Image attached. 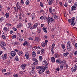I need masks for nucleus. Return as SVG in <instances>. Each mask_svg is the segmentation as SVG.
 Segmentation results:
<instances>
[{
  "instance_id": "f257e3e1",
  "label": "nucleus",
  "mask_w": 77,
  "mask_h": 77,
  "mask_svg": "<svg viewBox=\"0 0 77 77\" xmlns=\"http://www.w3.org/2000/svg\"><path fill=\"white\" fill-rule=\"evenodd\" d=\"M75 19V17H72L71 19H68V22H69L72 26H74L75 24V22H74V20Z\"/></svg>"
},
{
  "instance_id": "f03ea898",
  "label": "nucleus",
  "mask_w": 77,
  "mask_h": 77,
  "mask_svg": "<svg viewBox=\"0 0 77 77\" xmlns=\"http://www.w3.org/2000/svg\"><path fill=\"white\" fill-rule=\"evenodd\" d=\"M48 24H49V23H55V20L52 17H51L50 18V17L48 16Z\"/></svg>"
},
{
  "instance_id": "7ed1b4c3",
  "label": "nucleus",
  "mask_w": 77,
  "mask_h": 77,
  "mask_svg": "<svg viewBox=\"0 0 77 77\" xmlns=\"http://www.w3.org/2000/svg\"><path fill=\"white\" fill-rule=\"evenodd\" d=\"M45 71L44 70V67H42L38 71V72L39 74H41L42 73H43Z\"/></svg>"
},
{
  "instance_id": "20e7f679",
  "label": "nucleus",
  "mask_w": 77,
  "mask_h": 77,
  "mask_svg": "<svg viewBox=\"0 0 77 77\" xmlns=\"http://www.w3.org/2000/svg\"><path fill=\"white\" fill-rule=\"evenodd\" d=\"M69 42H70L67 43V50L68 51H71V49H72L71 47V44Z\"/></svg>"
},
{
  "instance_id": "39448f33",
  "label": "nucleus",
  "mask_w": 77,
  "mask_h": 77,
  "mask_svg": "<svg viewBox=\"0 0 77 77\" xmlns=\"http://www.w3.org/2000/svg\"><path fill=\"white\" fill-rule=\"evenodd\" d=\"M11 55L12 57H14V56L16 55V52L13 51H11Z\"/></svg>"
},
{
  "instance_id": "423d86ee",
  "label": "nucleus",
  "mask_w": 77,
  "mask_h": 77,
  "mask_svg": "<svg viewBox=\"0 0 77 77\" xmlns=\"http://www.w3.org/2000/svg\"><path fill=\"white\" fill-rule=\"evenodd\" d=\"M16 7L17 8H19V10H21V6L20 5V2H17L16 4Z\"/></svg>"
},
{
  "instance_id": "0eeeda50",
  "label": "nucleus",
  "mask_w": 77,
  "mask_h": 77,
  "mask_svg": "<svg viewBox=\"0 0 77 77\" xmlns=\"http://www.w3.org/2000/svg\"><path fill=\"white\" fill-rule=\"evenodd\" d=\"M17 54L19 55L20 56H22L23 55V52L22 51H19L17 53Z\"/></svg>"
},
{
  "instance_id": "6e6552de",
  "label": "nucleus",
  "mask_w": 77,
  "mask_h": 77,
  "mask_svg": "<svg viewBox=\"0 0 77 77\" xmlns=\"http://www.w3.org/2000/svg\"><path fill=\"white\" fill-rule=\"evenodd\" d=\"M42 65H48V63H47V61L46 60H44L43 61H42Z\"/></svg>"
},
{
  "instance_id": "1a4fd4ad",
  "label": "nucleus",
  "mask_w": 77,
  "mask_h": 77,
  "mask_svg": "<svg viewBox=\"0 0 77 77\" xmlns=\"http://www.w3.org/2000/svg\"><path fill=\"white\" fill-rule=\"evenodd\" d=\"M77 8H76V7H75L74 5H73L72 6L71 8V11H75V10H76Z\"/></svg>"
},
{
  "instance_id": "9d476101",
  "label": "nucleus",
  "mask_w": 77,
  "mask_h": 77,
  "mask_svg": "<svg viewBox=\"0 0 77 77\" xmlns=\"http://www.w3.org/2000/svg\"><path fill=\"white\" fill-rule=\"evenodd\" d=\"M12 43L13 45H14V46H16V45H17L18 44V42H17L13 41Z\"/></svg>"
},
{
  "instance_id": "9b49d317",
  "label": "nucleus",
  "mask_w": 77,
  "mask_h": 77,
  "mask_svg": "<svg viewBox=\"0 0 77 77\" xmlns=\"http://www.w3.org/2000/svg\"><path fill=\"white\" fill-rule=\"evenodd\" d=\"M23 26V24L22 23H19L17 26V28H21Z\"/></svg>"
},
{
  "instance_id": "f8f14e48",
  "label": "nucleus",
  "mask_w": 77,
  "mask_h": 77,
  "mask_svg": "<svg viewBox=\"0 0 77 77\" xmlns=\"http://www.w3.org/2000/svg\"><path fill=\"white\" fill-rule=\"evenodd\" d=\"M40 39L38 37H36L35 38V39L34 41H35L36 42H38L39 41Z\"/></svg>"
},
{
  "instance_id": "ddd939ff",
  "label": "nucleus",
  "mask_w": 77,
  "mask_h": 77,
  "mask_svg": "<svg viewBox=\"0 0 77 77\" xmlns=\"http://www.w3.org/2000/svg\"><path fill=\"white\" fill-rule=\"evenodd\" d=\"M38 24H39L38 23H36L34 24L32 27L34 28V29H35L37 27V26H38Z\"/></svg>"
},
{
  "instance_id": "4468645a",
  "label": "nucleus",
  "mask_w": 77,
  "mask_h": 77,
  "mask_svg": "<svg viewBox=\"0 0 77 77\" xmlns=\"http://www.w3.org/2000/svg\"><path fill=\"white\" fill-rule=\"evenodd\" d=\"M7 54H5L4 55V56H3L2 58L3 60H5V59H6V58H7Z\"/></svg>"
},
{
  "instance_id": "2eb2a0df",
  "label": "nucleus",
  "mask_w": 77,
  "mask_h": 77,
  "mask_svg": "<svg viewBox=\"0 0 77 77\" xmlns=\"http://www.w3.org/2000/svg\"><path fill=\"white\" fill-rule=\"evenodd\" d=\"M53 0H49L48 2V5H51V4H52L53 2Z\"/></svg>"
},
{
  "instance_id": "dca6fc26",
  "label": "nucleus",
  "mask_w": 77,
  "mask_h": 77,
  "mask_svg": "<svg viewBox=\"0 0 77 77\" xmlns=\"http://www.w3.org/2000/svg\"><path fill=\"white\" fill-rule=\"evenodd\" d=\"M51 61L52 62H55V60H56V59H55V58L54 57H52L51 58Z\"/></svg>"
},
{
  "instance_id": "f3484780",
  "label": "nucleus",
  "mask_w": 77,
  "mask_h": 77,
  "mask_svg": "<svg viewBox=\"0 0 77 77\" xmlns=\"http://www.w3.org/2000/svg\"><path fill=\"white\" fill-rule=\"evenodd\" d=\"M25 56L26 59H28L29 58V53L28 52L26 53Z\"/></svg>"
},
{
  "instance_id": "a211bd4d",
  "label": "nucleus",
  "mask_w": 77,
  "mask_h": 77,
  "mask_svg": "<svg viewBox=\"0 0 77 77\" xmlns=\"http://www.w3.org/2000/svg\"><path fill=\"white\" fill-rule=\"evenodd\" d=\"M14 10H15V12H18V10H19V9L17 8H16L15 7H14Z\"/></svg>"
},
{
  "instance_id": "6ab92c4d",
  "label": "nucleus",
  "mask_w": 77,
  "mask_h": 77,
  "mask_svg": "<svg viewBox=\"0 0 77 77\" xmlns=\"http://www.w3.org/2000/svg\"><path fill=\"white\" fill-rule=\"evenodd\" d=\"M15 59L16 61H18L19 60V58L18 57V56H16L15 57Z\"/></svg>"
},
{
  "instance_id": "aec40b11",
  "label": "nucleus",
  "mask_w": 77,
  "mask_h": 77,
  "mask_svg": "<svg viewBox=\"0 0 77 77\" xmlns=\"http://www.w3.org/2000/svg\"><path fill=\"white\" fill-rule=\"evenodd\" d=\"M32 60L35 62H37V63H38V60L35 58H33L32 59Z\"/></svg>"
},
{
  "instance_id": "412c9836",
  "label": "nucleus",
  "mask_w": 77,
  "mask_h": 77,
  "mask_svg": "<svg viewBox=\"0 0 77 77\" xmlns=\"http://www.w3.org/2000/svg\"><path fill=\"white\" fill-rule=\"evenodd\" d=\"M39 60L40 62H42V56H39Z\"/></svg>"
},
{
  "instance_id": "4be33fe9",
  "label": "nucleus",
  "mask_w": 77,
  "mask_h": 77,
  "mask_svg": "<svg viewBox=\"0 0 77 77\" xmlns=\"http://www.w3.org/2000/svg\"><path fill=\"white\" fill-rule=\"evenodd\" d=\"M29 44V42H28L27 41H25L23 44V45L25 46V45H27V44Z\"/></svg>"
},
{
  "instance_id": "5701e85b",
  "label": "nucleus",
  "mask_w": 77,
  "mask_h": 77,
  "mask_svg": "<svg viewBox=\"0 0 77 77\" xmlns=\"http://www.w3.org/2000/svg\"><path fill=\"white\" fill-rule=\"evenodd\" d=\"M11 63V60H7V63L6 64V65H9V64H10Z\"/></svg>"
},
{
  "instance_id": "b1692460",
  "label": "nucleus",
  "mask_w": 77,
  "mask_h": 77,
  "mask_svg": "<svg viewBox=\"0 0 77 77\" xmlns=\"http://www.w3.org/2000/svg\"><path fill=\"white\" fill-rule=\"evenodd\" d=\"M48 65H45V66L44 67V66H42V67H43V69H44V71H45V70L46 69H47V68H48V67L47 66Z\"/></svg>"
},
{
  "instance_id": "393cba45",
  "label": "nucleus",
  "mask_w": 77,
  "mask_h": 77,
  "mask_svg": "<svg viewBox=\"0 0 77 77\" xmlns=\"http://www.w3.org/2000/svg\"><path fill=\"white\" fill-rule=\"evenodd\" d=\"M25 66H26L24 65H22L21 66V68H22L23 70H24V69H25Z\"/></svg>"
},
{
  "instance_id": "a878e982",
  "label": "nucleus",
  "mask_w": 77,
  "mask_h": 77,
  "mask_svg": "<svg viewBox=\"0 0 77 77\" xmlns=\"http://www.w3.org/2000/svg\"><path fill=\"white\" fill-rule=\"evenodd\" d=\"M32 55L34 57H35L36 56V53L35 51L32 52Z\"/></svg>"
},
{
  "instance_id": "bb28decb",
  "label": "nucleus",
  "mask_w": 77,
  "mask_h": 77,
  "mask_svg": "<svg viewBox=\"0 0 77 77\" xmlns=\"http://www.w3.org/2000/svg\"><path fill=\"white\" fill-rule=\"evenodd\" d=\"M61 47H62V48H63V49H65V45L63 44H61Z\"/></svg>"
},
{
  "instance_id": "cd10ccee",
  "label": "nucleus",
  "mask_w": 77,
  "mask_h": 77,
  "mask_svg": "<svg viewBox=\"0 0 77 77\" xmlns=\"http://www.w3.org/2000/svg\"><path fill=\"white\" fill-rule=\"evenodd\" d=\"M37 31L38 32V33H41V28H39V29H38L37 30Z\"/></svg>"
},
{
  "instance_id": "c85d7f7f",
  "label": "nucleus",
  "mask_w": 77,
  "mask_h": 77,
  "mask_svg": "<svg viewBox=\"0 0 77 77\" xmlns=\"http://www.w3.org/2000/svg\"><path fill=\"white\" fill-rule=\"evenodd\" d=\"M5 16L6 18H8L9 17V13H7L5 14Z\"/></svg>"
},
{
  "instance_id": "c756f323",
  "label": "nucleus",
  "mask_w": 77,
  "mask_h": 77,
  "mask_svg": "<svg viewBox=\"0 0 77 77\" xmlns=\"http://www.w3.org/2000/svg\"><path fill=\"white\" fill-rule=\"evenodd\" d=\"M54 18L55 19V20H57L58 18H59V17L58 16H57V15H54Z\"/></svg>"
},
{
  "instance_id": "7c9ffc66",
  "label": "nucleus",
  "mask_w": 77,
  "mask_h": 77,
  "mask_svg": "<svg viewBox=\"0 0 77 77\" xmlns=\"http://www.w3.org/2000/svg\"><path fill=\"white\" fill-rule=\"evenodd\" d=\"M49 11L51 14H52L53 13L52 11V9L51 7H50L49 8Z\"/></svg>"
},
{
  "instance_id": "2f4dec72",
  "label": "nucleus",
  "mask_w": 77,
  "mask_h": 77,
  "mask_svg": "<svg viewBox=\"0 0 77 77\" xmlns=\"http://www.w3.org/2000/svg\"><path fill=\"white\" fill-rule=\"evenodd\" d=\"M68 54H69V53L66 52V53L63 54V56H68Z\"/></svg>"
},
{
  "instance_id": "473e14b6",
  "label": "nucleus",
  "mask_w": 77,
  "mask_h": 77,
  "mask_svg": "<svg viewBox=\"0 0 77 77\" xmlns=\"http://www.w3.org/2000/svg\"><path fill=\"white\" fill-rule=\"evenodd\" d=\"M29 3H30V2L29 0H27L25 2V4L26 5H29Z\"/></svg>"
},
{
  "instance_id": "72a5a7b5",
  "label": "nucleus",
  "mask_w": 77,
  "mask_h": 77,
  "mask_svg": "<svg viewBox=\"0 0 77 77\" xmlns=\"http://www.w3.org/2000/svg\"><path fill=\"white\" fill-rule=\"evenodd\" d=\"M5 20V18L4 17H1L0 18V22H2V21Z\"/></svg>"
},
{
  "instance_id": "f704fd0d",
  "label": "nucleus",
  "mask_w": 77,
  "mask_h": 77,
  "mask_svg": "<svg viewBox=\"0 0 77 77\" xmlns=\"http://www.w3.org/2000/svg\"><path fill=\"white\" fill-rule=\"evenodd\" d=\"M40 5L42 8H43L44 7V6L43 5V3H42V2H41L40 3Z\"/></svg>"
},
{
  "instance_id": "c9c22d12",
  "label": "nucleus",
  "mask_w": 77,
  "mask_h": 77,
  "mask_svg": "<svg viewBox=\"0 0 77 77\" xmlns=\"http://www.w3.org/2000/svg\"><path fill=\"white\" fill-rule=\"evenodd\" d=\"M54 56L56 58H57V57H59V55L57 54H55Z\"/></svg>"
},
{
  "instance_id": "e433bc0d",
  "label": "nucleus",
  "mask_w": 77,
  "mask_h": 77,
  "mask_svg": "<svg viewBox=\"0 0 77 77\" xmlns=\"http://www.w3.org/2000/svg\"><path fill=\"white\" fill-rule=\"evenodd\" d=\"M42 67V66H37L36 67V69H40Z\"/></svg>"
},
{
  "instance_id": "4c0bfd02",
  "label": "nucleus",
  "mask_w": 77,
  "mask_h": 77,
  "mask_svg": "<svg viewBox=\"0 0 77 77\" xmlns=\"http://www.w3.org/2000/svg\"><path fill=\"white\" fill-rule=\"evenodd\" d=\"M41 45L42 47H44L45 46V44L43 42L42 43Z\"/></svg>"
},
{
  "instance_id": "58836bf2",
  "label": "nucleus",
  "mask_w": 77,
  "mask_h": 77,
  "mask_svg": "<svg viewBox=\"0 0 77 77\" xmlns=\"http://www.w3.org/2000/svg\"><path fill=\"white\" fill-rule=\"evenodd\" d=\"M3 30H4L5 32H7V31H8V28L6 27H4L3 28Z\"/></svg>"
},
{
  "instance_id": "ea45409f",
  "label": "nucleus",
  "mask_w": 77,
  "mask_h": 77,
  "mask_svg": "<svg viewBox=\"0 0 77 77\" xmlns=\"http://www.w3.org/2000/svg\"><path fill=\"white\" fill-rule=\"evenodd\" d=\"M63 64H62L60 65V69H63Z\"/></svg>"
},
{
  "instance_id": "a19ab883",
  "label": "nucleus",
  "mask_w": 77,
  "mask_h": 77,
  "mask_svg": "<svg viewBox=\"0 0 77 77\" xmlns=\"http://www.w3.org/2000/svg\"><path fill=\"white\" fill-rule=\"evenodd\" d=\"M20 14L21 16H22V17L24 18L25 17V14L23 13H20Z\"/></svg>"
},
{
  "instance_id": "79ce46f5",
  "label": "nucleus",
  "mask_w": 77,
  "mask_h": 77,
  "mask_svg": "<svg viewBox=\"0 0 77 77\" xmlns=\"http://www.w3.org/2000/svg\"><path fill=\"white\" fill-rule=\"evenodd\" d=\"M28 39H29V40H30L31 41L33 40V38L31 37H29L28 38Z\"/></svg>"
},
{
  "instance_id": "37998d69",
  "label": "nucleus",
  "mask_w": 77,
  "mask_h": 77,
  "mask_svg": "<svg viewBox=\"0 0 77 77\" xmlns=\"http://www.w3.org/2000/svg\"><path fill=\"white\" fill-rule=\"evenodd\" d=\"M73 59H74V62H77V58L75 57L74 58H73Z\"/></svg>"
},
{
  "instance_id": "c03bdc74",
  "label": "nucleus",
  "mask_w": 77,
  "mask_h": 77,
  "mask_svg": "<svg viewBox=\"0 0 77 77\" xmlns=\"http://www.w3.org/2000/svg\"><path fill=\"white\" fill-rule=\"evenodd\" d=\"M35 13H33V15L32 16V20H33L35 18Z\"/></svg>"
},
{
  "instance_id": "a18cd8bd",
  "label": "nucleus",
  "mask_w": 77,
  "mask_h": 77,
  "mask_svg": "<svg viewBox=\"0 0 77 77\" xmlns=\"http://www.w3.org/2000/svg\"><path fill=\"white\" fill-rule=\"evenodd\" d=\"M2 50H5V51H6V48H5V47L3 46V47H2Z\"/></svg>"
},
{
  "instance_id": "49530a36",
  "label": "nucleus",
  "mask_w": 77,
  "mask_h": 77,
  "mask_svg": "<svg viewBox=\"0 0 77 77\" xmlns=\"http://www.w3.org/2000/svg\"><path fill=\"white\" fill-rule=\"evenodd\" d=\"M41 53L42 54H44V49H42L41 51Z\"/></svg>"
},
{
  "instance_id": "de8ad7c7",
  "label": "nucleus",
  "mask_w": 77,
  "mask_h": 77,
  "mask_svg": "<svg viewBox=\"0 0 77 77\" xmlns=\"http://www.w3.org/2000/svg\"><path fill=\"white\" fill-rule=\"evenodd\" d=\"M28 25L29 26V27H28V29H30V27H31V26H30V25H31V23H28Z\"/></svg>"
},
{
  "instance_id": "09e8293b",
  "label": "nucleus",
  "mask_w": 77,
  "mask_h": 77,
  "mask_svg": "<svg viewBox=\"0 0 77 77\" xmlns=\"http://www.w3.org/2000/svg\"><path fill=\"white\" fill-rule=\"evenodd\" d=\"M37 54H41V51H38L37 52Z\"/></svg>"
},
{
  "instance_id": "8fccbe9b",
  "label": "nucleus",
  "mask_w": 77,
  "mask_h": 77,
  "mask_svg": "<svg viewBox=\"0 0 77 77\" xmlns=\"http://www.w3.org/2000/svg\"><path fill=\"white\" fill-rule=\"evenodd\" d=\"M30 72H31V73H32V74H33L34 73H35V71L34 70H31L30 71Z\"/></svg>"
},
{
  "instance_id": "3c124183",
  "label": "nucleus",
  "mask_w": 77,
  "mask_h": 77,
  "mask_svg": "<svg viewBox=\"0 0 77 77\" xmlns=\"http://www.w3.org/2000/svg\"><path fill=\"white\" fill-rule=\"evenodd\" d=\"M5 75H10V73L9 72H7L4 74Z\"/></svg>"
},
{
  "instance_id": "603ef678",
  "label": "nucleus",
  "mask_w": 77,
  "mask_h": 77,
  "mask_svg": "<svg viewBox=\"0 0 77 77\" xmlns=\"http://www.w3.org/2000/svg\"><path fill=\"white\" fill-rule=\"evenodd\" d=\"M6 69H4L2 70V72H6Z\"/></svg>"
},
{
  "instance_id": "864d4df0",
  "label": "nucleus",
  "mask_w": 77,
  "mask_h": 77,
  "mask_svg": "<svg viewBox=\"0 0 77 77\" xmlns=\"http://www.w3.org/2000/svg\"><path fill=\"white\" fill-rule=\"evenodd\" d=\"M40 19L41 20H44V17H43V16H41L40 17Z\"/></svg>"
},
{
  "instance_id": "5fc2aeb1",
  "label": "nucleus",
  "mask_w": 77,
  "mask_h": 77,
  "mask_svg": "<svg viewBox=\"0 0 77 77\" xmlns=\"http://www.w3.org/2000/svg\"><path fill=\"white\" fill-rule=\"evenodd\" d=\"M17 35L18 36V38H21V36H21V35L20 34H18Z\"/></svg>"
},
{
  "instance_id": "6e6d98bb",
  "label": "nucleus",
  "mask_w": 77,
  "mask_h": 77,
  "mask_svg": "<svg viewBox=\"0 0 77 77\" xmlns=\"http://www.w3.org/2000/svg\"><path fill=\"white\" fill-rule=\"evenodd\" d=\"M44 20H45V21H47V20H48V18H47V17H46V16L44 17Z\"/></svg>"
},
{
  "instance_id": "4d7b16f0",
  "label": "nucleus",
  "mask_w": 77,
  "mask_h": 77,
  "mask_svg": "<svg viewBox=\"0 0 77 77\" xmlns=\"http://www.w3.org/2000/svg\"><path fill=\"white\" fill-rule=\"evenodd\" d=\"M54 46H55V44H53L52 45V48H53L54 47Z\"/></svg>"
},
{
  "instance_id": "13d9d810",
  "label": "nucleus",
  "mask_w": 77,
  "mask_h": 77,
  "mask_svg": "<svg viewBox=\"0 0 77 77\" xmlns=\"http://www.w3.org/2000/svg\"><path fill=\"white\" fill-rule=\"evenodd\" d=\"M3 39H6V36H5V35H3L2 36Z\"/></svg>"
},
{
  "instance_id": "bf43d9fd",
  "label": "nucleus",
  "mask_w": 77,
  "mask_h": 77,
  "mask_svg": "<svg viewBox=\"0 0 77 77\" xmlns=\"http://www.w3.org/2000/svg\"><path fill=\"white\" fill-rule=\"evenodd\" d=\"M74 6H75L76 8H77V3L75 2L74 4Z\"/></svg>"
},
{
  "instance_id": "052dcab7",
  "label": "nucleus",
  "mask_w": 77,
  "mask_h": 77,
  "mask_svg": "<svg viewBox=\"0 0 77 77\" xmlns=\"http://www.w3.org/2000/svg\"><path fill=\"white\" fill-rule=\"evenodd\" d=\"M13 76L14 77H18V75L17 74H15L13 75Z\"/></svg>"
},
{
  "instance_id": "680f3d73",
  "label": "nucleus",
  "mask_w": 77,
  "mask_h": 77,
  "mask_svg": "<svg viewBox=\"0 0 77 77\" xmlns=\"http://www.w3.org/2000/svg\"><path fill=\"white\" fill-rule=\"evenodd\" d=\"M44 10L42 9L40 10V13H42H42H43V12H44Z\"/></svg>"
},
{
  "instance_id": "e2e57ef3",
  "label": "nucleus",
  "mask_w": 77,
  "mask_h": 77,
  "mask_svg": "<svg viewBox=\"0 0 77 77\" xmlns=\"http://www.w3.org/2000/svg\"><path fill=\"white\" fill-rule=\"evenodd\" d=\"M75 47L76 49H77V43L75 44Z\"/></svg>"
},
{
  "instance_id": "0e129e2a",
  "label": "nucleus",
  "mask_w": 77,
  "mask_h": 77,
  "mask_svg": "<svg viewBox=\"0 0 77 77\" xmlns=\"http://www.w3.org/2000/svg\"><path fill=\"white\" fill-rule=\"evenodd\" d=\"M7 25L8 26H11V24L10 23H7Z\"/></svg>"
},
{
  "instance_id": "69168bd1",
  "label": "nucleus",
  "mask_w": 77,
  "mask_h": 77,
  "mask_svg": "<svg viewBox=\"0 0 77 77\" xmlns=\"http://www.w3.org/2000/svg\"><path fill=\"white\" fill-rule=\"evenodd\" d=\"M14 51H16L17 53H18V52L19 51H18L17 49H14Z\"/></svg>"
},
{
  "instance_id": "338daca9",
  "label": "nucleus",
  "mask_w": 77,
  "mask_h": 77,
  "mask_svg": "<svg viewBox=\"0 0 77 77\" xmlns=\"http://www.w3.org/2000/svg\"><path fill=\"white\" fill-rule=\"evenodd\" d=\"M74 54L75 55V56H77V51H76L74 52Z\"/></svg>"
},
{
  "instance_id": "774afa93",
  "label": "nucleus",
  "mask_w": 77,
  "mask_h": 77,
  "mask_svg": "<svg viewBox=\"0 0 77 77\" xmlns=\"http://www.w3.org/2000/svg\"><path fill=\"white\" fill-rule=\"evenodd\" d=\"M20 74H23V71H20Z\"/></svg>"
}]
</instances>
